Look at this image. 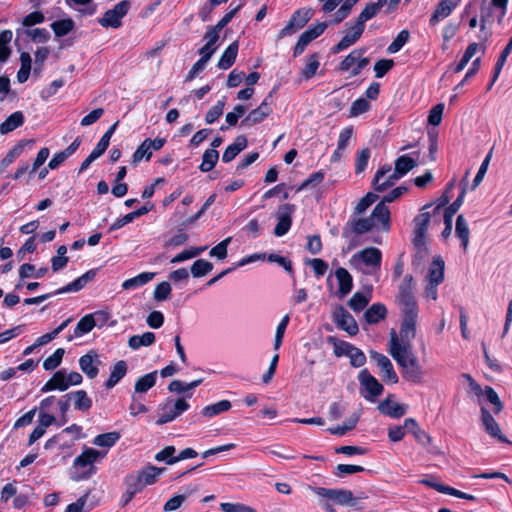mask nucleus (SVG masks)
Returning <instances> with one entry per match:
<instances>
[{"label": "nucleus", "mask_w": 512, "mask_h": 512, "mask_svg": "<svg viewBox=\"0 0 512 512\" xmlns=\"http://www.w3.org/2000/svg\"><path fill=\"white\" fill-rule=\"evenodd\" d=\"M388 352L402 368V376L405 380L414 384L422 382V366L411 351L410 343L401 342L394 329L390 332Z\"/></svg>", "instance_id": "nucleus-1"}, {"label": "nucleus", "mask_w": 512, "mask_h": 512, "mask_svg": "<svg viewBox=\"0 0 512 512\" xmlns=\"http://www.w3.org/2000/svg\"><path fill=\"white\" fill-rule=\"evenodd\" d=\"M308 488L319 497V506L325 512H337L335 505L349 506L355 510H362L364 507L359 500L367 499L365 492H359L355 497L353 492L344 488H325L308 486Z\"/></svg>", "instance_id": "nucleus-2"}, {"label": "nucleus", "mask_w": 512, "mask_h": 512, "mask_svg": "<svg viewBox=\"0 0 512 512\" xmlns=\"http://www.w3.org/2000/svg\"><path fill=\"white\" fill-rule=\"evenodd\" d=\"M347 226L355 234H364L372 230H390V210L384 203H378L369 217L355 218L348 222Z\"/></svg>", "instance_id": "nucleus-3"}, {"label": "nucleus", "mask_w": 512, "mask_h": 512, "mask_svg": "<svg viewBox=\"0 0 512 512\" xmlns=\"http://www.w3.org/2000/svg\"><path fill=\"white\" fill-rule=\"evenodd\" d=\"M403 320L400 328V341L410 343L416 335V323L418 307L415 298H411L407 292L402 293V305H400Z\"/></svg>", "instance_id": "nucleus-4"}, {"label": "nucleus", "mask_w": 512, "mask_h": 512, "mask_svg": "<svg viewBox=\"0 0 512 512\" xmlns=\"http://www.w3.org/2000/svg\"><path fill=\"white\" fill-rule=\"evenodd\" d=\"M382 253L376 247H368L355 253L349 260L352 267L363 274L371 275L379 271Z\"/></svg>", "instance_id": "nucleus-5"}, {"label": "nucleus", "mask_w": 512, "mask_h": 512, "mask_svg": "<svg viewBox=\"0 0 512 512\" xmlns=\"http://www.w3.org/2000/svg\"><path fill=\"white\" fill-rule=\"evenodd\" d=\"M444 261L440 256H435L425 277L424 296L437 300V287L444 281Z\"/></svg>", "instance_id": "nucleus-6"}, {"label": "nucleus", "mask_w": 512, "mask_h": 512, "mask_svg": "<svg viewBox=\"0 0 512 512\" xmlns=\"http://www.w3.org/2000/svg\"><path fill=\"white\" fill-rule=\"evenodd\" d=\"M82 380L83 377L80 373L75 371L67 372L62 369L53 374L50 380L43 386L42 391L47 392L56 389L65 391L70 386L81 384Z\"/></svg>", "instance_id": "nucleus-7"}, {"label": "nucleus", "mask_w": 512, "mask_h": 512, "mask_svg": "<svg viewBox=\"0 0 512 512\" xmlns=\"http://www.w3.org/2000/svg\"><path fill=\"white\" fill-rule=\"evenodd\" d=\"M101 457L100 451L94 448H85L80 455L73 461L74 468L85 469L77 477V480H86L91 478L97 471L94 463Z\"/></svg>", "instance_id": "nucleus-8"}, {"label": "nucleus", "mask_w": 512, "mask_h": 512, "mask_svg": "<svg viewBox=\"0 0 512 512\" xmlns=\"http://www.w3.org/2000/svg\"><path fill=\"white\" fill-rule=\"evenodd\" d=\"M313 16V10L308 8H302L296 10L290 20L288 21L287 25L280 30L278 34V38H284L286 36L292 35L296 33L298 30L303 28L307 22L312 18Z\"/></svg>", "instance_id": "nucleus-9"}, {"label": "nucleus", "mask_w": 512, "mask_h": 512, "mask_svg": "<svg viewBox=\"0 0 512 512\" xmlns=\"http://www.w3.org/2000/svg\"><path fill=\"white\" fill-rule=\"evenodd\" d=\"M129 9V1H120L114 6V8L106 11L103 17L98 20V22L102 27L119 28L122 24V18L128 13Z\"/></svg>", "instance_id": "nucleus-10"}, {"label": "nucleus", "mask_w": 512, "mask_h": 512, "mask_svg": "<svg viewBox=\"0 0 512 512\" xmlns=\"http://www.w3.org/2000/svg\"><path fill=\"white\" fill-rule=\"evenodd\" d=\"M364 50L354 49L340 63L341 71H350L351 76H357L361 70L369 64V59L364 57Z\"/></svg>", "instance_id": "nucleus-11"}, {"label": "nucleus", "mask_w": 512, "mask_h": 512, "mask_svg": "<svg viewBox=\"0 0 512 512\" xmlns=\"http://www.w3.org/2000/svg\"><path fill=\"white\" fill-rule=\"evenodd\" d=\"M358 381L361 394L367 399L375 398L383 391V385L367 369L359 372Z\"/></svg>", "instance_id": "nucleus-12"}, {"label": "nucleus", "mask_w": 512, "mask_h": 512, "mask_svg": "<svg viewBox=\"0 0 512 512\" xmlns=\"http://www.w3.org/2000/svg\"><path fill=\"white\" fill-rule=\"evenodd\" d=\"M399 179L400 177L395 175L390 165H384L377 170L372 185L375 191L382 193L392 187Z\"/></svg>", "instance_id": "nucleus-13"}, {"label": "nucleus", "mask_w": 512, "mask_h": 512, "mask_svg": "<svg viewBox=\"0 0 512 512\" xmlns=\"http://www.w3.org/2000/svg\"><path fill=\"white\" fill-rule=\"evenodd\" d=\"M371 358L376 362L383 381L390 384H396L398 382L399 379L393 364L387 356L378 352H371Z\"/></svg>", "instance_id": "nucleus-14"}, {"label": "nucleus", "mask_w": 512, "mask_h": 512, "mask_svg": "<svg viewBox=\"0 0 512 512\" xmlns=\"http://www.w3.org/2000/svg\"><path fill=\"white\" fill-rule=\"evenodd\" d=\"M326 28H327V23L320 22V23L313 25L306 31H304L300 35V37L294 47V56H298V55L302 54L304 52L305 48L308 46V44L311 41H313L314 39H316L317 37H319L325 31Z\"/></svg>", "instance_id": "nucleus-15"}, {"label": "nucleus", "mask_w": 512, "mask_h": 512, "mask_svg": "<svg viewBox=\"0 0 512 512\" xmlns=\"http://www.w3.org/2000/svg\"><path fill=\"white\" fill-rule=\"evenodd\" d=\"M271 93L261 102V104L250 111L248 115L242 120L241 125L244 127H251L262 122L266 117L272 113V108L269 103Z\"/></svg>", "instance_id": "nucleus-16"}, {"label": "nucleus", "mask_w": 512, "mask_h": 512, "mask_svg": "<svg viewBox=\"0 0 512 512\" xmlns=\"http://www.w3.org/2000/svg\"><path fill=\"white\" fill-rule=\"evenodd\" d=\"M294 212V206L291 204H283L279 207L276 217H277V224L274 229V234L277 237H281L285 235L292 224V213Z\"/></svg>", "instance_id": "nucleus-17"}, {"label": "nucleus", "mask_w": 512, "mask_h": 512, "mask_svg": "<svg viewBox=\"0 0 512 512\" xmlns=\"http://www.w3.org/2000/svg\"><path fill=\"white\" fill-rule=\"evenodd\" d=\"M101 365L100 356L95 351H90L79 359L80 369L89 379L97 377Z\"/></svg>", "instance_id": "nucleus-18"}, {"label": "nucleus", "mask_w": 512, "mask_h": 512, "mask_svg": "<svg viewBox=\"0 0 512 512\" xmlns=\"http://www.w3.org/2000/svg\"><path fill=\"white\" fill-rule=\"evenodd\" d=\"M334 322L337 324V326H339L351 336H354L358 333L359 328L357 322L353 316L342 306H339L335 310Z\"/></svg>", "instance_id": "nucleus-19"}, {"label": "nucleus", "mask_w": 512, "mask_h": 512, "mask_svg": "<svg viewBox=\"0 0 512 512\" xmlns=\"http://www.w3.org/2000/svg\"><path fill=\"white\" fill-rule=\"evenodd\" d=\"M94 316L102 317L103 320H106L108 318V314L102 311L96 312L95 314L85 315L78 321L74 329L73 335L70 336L68 340H72L73 338H78L89 333L96 326Z\"/></svg>", "instance_id": "nucleus-20"}, {"label": "nucleus", "mask_w": 512, "mask_h": 512, "mask_svg": "<svg viewBox=\"0 0 512 512\" xmlns=\"http://www.w3.org/2000/svg\"><path fill=\"white\" fill-rule=\"evenodd\" d=\"M346 26L348 27V32L340 40V42L332 48L333 53H338L352 46L361 37L364 31V29L357 25L356 23H354L351 26L348 23L346 24Z\"/></svg>", "instance_id": "nucleus-21"}, {"label": "nucleus", "mask_w": 512, "mask_h": 512, "mask_svg": "<svg viewBox=\"0 0 512 512\" xmlns=\"http://www.w3.org/2000/svg\"><path fill=\"white\" fill-rule=\"evenodd\" d=\"M461 0H442L440 1L436 8L434 13L432 14L430 18V25L434 26L439 21L447 18L451 15L452 11L460 4Z\"/></svg>", "instance_id": "nucleus-22"}, {"label": "nucleus", "mask_w": 512, "mask_h": 512, "mask_svg": "<svg viewBox=\"0 0 512 512\" xmlns=\"http://www.w3.org/2000/svg\"><path fill=\"white\" fill-rule=\"evenodd\" d=\"M430 213L422 211L415 219V237H414V243L415 245L419 246L424 243L425 234L428 230V226L430 223Z\"/></svg>", "instance_id": "nucleus-23"}, {"label": "nucleus", "mask_w": 512, "mask_h": 512, "mask_svg": "<svg viewBox=\"0 0 512 512\" xmlns=\"http://www.w3.org/2000/svg\"><path fill=\"white\" fill-rule=\"evenodd\" d=\"M335 277L339 285V297L343 298L351 292L353 288V278L348 270L343 267H339L335 270Z\"/></svg>", "instance_id": "nucleus-24"}, {"label": "nucleus", "mask_w": 512, "mask_h": 512, "mask_svg": "<svg viewBox=\"0 0 512 512\" xmlns=\"http://www.w3.org/2000/svg\"><path fill=\"white\" fill-rule=\"evenodd\" d=\"M409 406L388 398L379 405V410L387 416H402L408 412Z\"/></svg>", "instance_id": "nucleus-25"}, {"label": "nucleus", "mask_w": 512, "mask_h": 512, "mask_svg": "<svg viewBox=\"0 0 512 512\" xmlns=\"http://www.w3.org/2000/svg\"><path fill=\"white\" fill-rule=\"evenodd\" d=\"M247 144V138L244 135L237 136L234 142L225 149L222 155V161L225 163L231 162L241 151L247 147Z\"/></svg>", "instance_id": "nucleus-26"}, {"label": "nucleus", "mask_w": 512, "mask_h": 512, "mask_svg": "<svg viewBox=\"0 0 512 512\" xmlns=\"http://www.w3.org/2000/svg\"><path fill=\"white\" fill-rule=\"evenodd\" d=\"M96 276V270L92 269L84 273L82 276L78 277L65 287L59 289L57 291L58 294L68 293V292H76L81 290L86 286L87 283L91 282Z\"/></svg>", "instance_id": "nucleus-27"}, {"label": "nucleus", "mask_w": 512, "mask_h": 512, "mask_svg": "<svg viewBox=\"0 0 512 512\" xmlns=\"http://www.w3.org/2000/svg\"><path fill=\"white\" fill-rule=\"evenodd\" d=\"M482 426L485 432L496 439L500 443L512 444L507 437L501 432L500 425L495 421V418H481Z\"/></svg>", "instance_id": "nucleus-28"}, {"label": "nucleus", "mask_w": 512, "mask_h": 512, "mask_svg": "<svg viewBox=\"0 0 512 512\" xmlns=\"http://www.w3.org/2000/svg\"><path fill=\"white\" fill-rule=\"evenodd\" d=\"M24 120L25 117L21 111L12 113L4 122L0 124V134L5 135L14 131L23 125Z\"/></svg>", "instance_id": "nucleus-29"}, {"label": "nucleus", "mask_w": 512, "mask_h": 512, "mask_svg": "<svg viewBox=\"0 0 512 512\" xmlns=\"http://www.w3.org/2000/svg\"><path fill=\"white\" fill-rule=\"evenodd\" d=\"M405 428L409 433H412L418 443L423 446H427L431 443V437L424 430L419 428L414 418H406Z\"/></svg>", "instance_id": "nucleus-30"}, {"label": "nucleus", "mask_w": 512, "mask_h": 512, "mask_svg": "<svg viewBox=\"0 0 512 512\" xmlns=\"http://www.w3.org/2000/svg\"><path fill=\"white\" fill-rule=\"evenodd\" d=\"M237 53L238 42L234 41L225 49V51L221 55L218 61V67L222 70H227L228 68H230L235 62Z\"/></svg>", "instance_id": "nucleus-31"}, {"label": "nucleus", "mask_w": 512, "mask_h": 512, "mask_svg": "<svg viewBox=\"0 0 512 512\" xmlns=\"http://www.w3.org/2000/svg\"><path fill=\"white\" fill-rule=\"evenodd\" d=\"M165 468H158L153 465H147L136 474L140 476L143 484L145 486L152 485L157 482L158 477L161 473H163Z\"/></svg>", "instance_id": "nucleus-32"}, {"label": "nucleus", "mask_w": 512, "mask_h": 512, "mask_svg": "<svg viewBox=\"0 0 512 512\" xmlns=\"http://www.w3.org/2000/svg\"><path fill=\"white\" fill-rule=\"evenodd\" d=\"M469 175V171L466 172L464 179L462 180V190L458 198L445 210L444 220H449L452 222L453 216L457 213L459 208L461 207L465 194H466V185H467V177Z\"/></svg>", "instance_id": "nucleus-33"}, {"label": "nucleus", "mask_w": 512, "mask_h": 512, "mask_svg": "<svg viewBox=\"0 0 512 512\" xmlns=\"http://www.w3.org/2000/svg\"><path fill=\"white\" fill-rule=\"evenodd\" d=\"M127 372V364L125 361H118L112 368L110 377L106 381L105 386L107 389L113 388Z\"/></svg>", "instance_id": "nucleus-34"}, {"label": "nucleus", "mask_w": 512, "mask_h": 512, "mask_svg": "<svg viewBox=\"0 0 512 512\" xmlns=\"http://www.w3.org/2000/svg\"><path fill=\"white\" fill-rule=\"evenodd\" d=\"M155 277V273L153 272H143L139 275L132 277L130 279L125 280L122 283V288L124 290H131L138 288L140 286L145 285L146 283L150 282Z\"/></svg>", "instance_id": "nucleus-35"}, {"label": "nucleus", "mask_w": 512, "mask_h": 512, "mask_svg": "<svg viewBox=\"0 0 512 512\" xmlns=\"http://www.w3.org/2000/svg\"><path fill=\"white\" fill-rule=\"evenodd\" d=\"M359 418H346L342 424H336L326 429L330 434L343 436L356 428Z\"/></svg>", "instance_id": "nucleus-36"}, {"label": "nucleus", "mask_w": 512, "mask_h": 512, "mask_svg": "<svg viewBox=\"0 0 512 512\" xmlns=\"http://www.w3.org/2000/svg\"><path fill=\"white\" fill-rule=\"evenodd\" d=\"M68 397L73 400L75 408L81 412H87L92 405V400L84 390H78L70 393Z\"/></svg>", "instance_id": "nucleus-37"}, {"label": "nucleus", "mask_w": 512, "mask_h": 512, "mask_svg": "<svg viewBox=\"0 0 512 512\" xmlns=\"http://www.w3.org/2000/svg\"><path fill=\"white\" fill-rule=\"evenodd\" d=\"M417 165L416 160L413 158L402 155L398 157L395 161V175L399 176L400 178L407 174L409 171H411L415 166Z\"/></svg>", "instance_id": "nucleus-38"}, {"label": "nucleus", "mask_w": 512, "mask_h": 512, "mask_svg": "<svg viewBox=\"0 0 512 512\" xmlns=\"http://www.w3.org/2000/svg\"><path fill=\"white\" fill-rule=\"evenodd\" d=\"M155 342V334L153 332H145L142 335H133L128 340V346L137 350L142 346H151Z\"/></svg>", "instance_id": "nucleus-39"}, {"label": "nucleus", "mask_w": 512, "mask_h": 512, "mask_svg": "<svg viewBox=\"0 0 512 512\" xmlns=\"http://www.w3.org/2000/svg\"><path fill=\"white\" fill-rule=\"evenodd\" d=\"M386 3H381L380 0L377 1V3H370L366 5V7L363 9V11L360 13L357 21L355 22L357 25L365 28V22L373 18L381 7H383Z\"/></svg>", "instance_id": "nucleus-40"}, {"label": "nucleus", "mask_w": 512, "mask_h": 512, "mask_svg": "<svg viewBox=\"0 0 512 512\" xmlns=\"http://www.w3.org/2000/svg\"><path fill=\"white\" fill-rule=\"evenodd\" d=\"M482 396L491 405L492 413L499 414L502 412L503 404H502L498 394L492 387L486 386L485 389L482 391Z\"/></svg>", "instance_id": "nucleus-41"}, {"label": "nucleus", "mask_w": 512, "mask_h": 512, "mask_svg": "<svg viewBox=\"0 0 512 512\" xmlns=\"http://www.w3.org/2000/svg\"><path fill=\"white\" fill-rule=\"evenodd\" d=\"M386 313V307L383 304L376 303L367 309L364 316L368 323L375 324L378 323L380 320L384 319Z\"/></svg>", "instance_id": "nucleus-42"}, {"label": "nucleus", "mask_w": 512, "mask_h": 512, "mask_svg": "<svg viewBox=\"0 0 512 512\" xmlns=\"http://www.w3.org/2000/svg\"><path fill=\"white\" fill-rule=\"evenodd\" d=\"M455 233L457 237H459V239L461 240L464 250H466L469 244L470 231L463 215H459L456 219Z\"/></svg>", "instance_id": "nucleus-43"}, {"label": "nucleus", "mask_w": 512, "mask_h": 512, "mask_svg": "<svg viewBox=\"0 0 512 512\" xmlns=\"http://www.w3.org/2000/svg\"><path fill=\"white\" fill-rule=\"evenodd\" d=\"M21 67L17 73V80L19 83H24L28 80L30 72L32 59L28 52H22L20 55Z\"/></svg>", "instance_id": "nucleus-44"}, {"label": "nucleus", "mask_w": 512, "mask_h": 512, "mask_svg": "<svg viewBox=\"0 0 512 512\" xmlns=\"http://www.w3.org/2000/svg\"><path fill=\"white\" fill-rule=\"evenodd\" d=\"M370 300L371 292H356L349 300L348 305L353 311L360 312L367 306Z\"/></svg>", "instance_id": "nucleus-45"}, {"label": "nucleus", "mask_w": 512, "mask_h": 512, "mask_svg": "<svg viewBox=\"0 0 512 512\" xmlns=\"http://www.w3.org/2000/svg\"><path fill=\"white\" fill-rule=\"evenodd\" d=\"M75 27V23L71 18L54 21L51 28L57 37H63L70 33Z\"/></svg>", "instance_id": "nucleus-46"}, {"label": "nucleus", "mask_w": 512, "mask_h": 512, "mask_svg": "<svg viewBox=\"0 0 512 512\" xmlns=\"http://www.w3.org/2000/svg\"><path fill=\"white\" fill-rule=\"evenodd\" d=\"M57 419L58 418H39L40 424L34 428L29 436V445H32L34 442L40 439L45 434L47 427L53 423H57Z\"/></svg>", "instance_id": "nucleus-47"}, {"label": "nucleus", "mask_w": 512, "mask_h": 512, "mask_svg": "<svg viewBox=\"0 0 512 512\" xmlns=\"http://www.w3.org/2000/svg\"><path fill=\"white\" fill-rule=\"evenodd\" d=\"M156 374H157V372L154 371V372L145 374L142 377H140L135 383V387H134L135 392L136 393H145L150 388H152L156 383Z\"/></svg>", "instance_id": "nucleus-48"}, {"label": "nucleus", "mask_w": 512, "mask_h": 512, "mask_svg": "<svg viewBox=\"0 0 512 512\" xmlns=\"http://www.w3.org/2000/svg\"><path fill=\"white\" fill-rule=\"evenodd\" d=\"M119 439L120 434L113 431L97 435L93 440V444L99 447L110 448L114 446Z\"/></svg>", "instance_id": "nucleus-49"}, {"label": "nucleus", "mask_w": 512, "mask_h": 512, "mask_svg": "<svg viewBox=\"0 0 512 512\" xmlns=\"http://www.w3.org/2000/svg\"><path fill=\"white\" fill-rule=\"evenodd\" d=\"M218 159H219V153L217 150L207 149L202 156V163L199 167L200 170L202 172L211 171L215 167Z\"/></svg>", "instance_id": "nucleus-50"}, {"label": "nucleus", "mask_w": 512, "mask_h": 512, "mask_svg": "<svg viewBox=\"0 0 512 512\" xmlns=\"http://www.w3.org/2000/svg\"><path fill=\"white\" fill-rule=\"evenodd\" d=\"M231 407L232 404L229 400H221L217 403L204 407L202 414L204 416H214L217 414L228 412Z\"/></svg>", "instance_id": "nucleus-51"}, {"label": "nucleus", "mask_w": 512, "mask_h": 512, "mask_svg": "<svg viewBox=\"0 0 512 512\" xmlns=\"http://www.w3.org/2000/svg\"><path fill=\"white\" fill-rule=\"evenodd\" d=\"M364 471H365V468L360 465L338 464L333 470V475L338 478H343L346 475L360 473V472H364Z\"/></svg>", "instance_id": "nucleus-52"}, {"label": "nucleus", "mask_w": 512, "mask_h": 512, "mask_svg": "<svg viewBox=\"0 0 512 512\" xmlns=\"http://www.w3.org/2000/svg\"><path fill=\"white\" fill-rule=\"evenodd\" d=\"M491 15H492V10L490 7H482L480 35H479V39L482 42H486L489 39V37L491 36V32L487 29V23H488Z\"/></svg>", "instance_id": "nucleus-53"}, {"label": "nucleus", "mask_w": 512, "mask_h": 512, "mask_svg": "<svg viewBox=\"0 0 512 512\" xmlns=\"http://www.w3.org/2000/svg\"><path fill=\"white\" fill-rule=\"evenodd\" d=\"M175 452L176 448L174 446H165L162 450L156 453L155 460L165 462L167 465H173L177 463L176 456L174 455Z\"/></svg>", "instance_id": "nucleus-54"}, {"label": "nucleus", "mask_w": 512, "mask_h": 512, "mask_svg": "<svg viewBox=\"0 0 512 512\" xmlns=\"http://www.w3.org/2000/svg\"><path fill=\"white\" fill-rule=\"evenodd\" d=\"M201 383H202V379L195 380L191 383H184L180 380H173L170 382L168 389L170 392H175V393L181 394V393H185L189 390L194 389Z\"/></svg>", "instance_id": "nucleus-55"}, {"label": "nucleus", "mask_w": 512, "mask_h": 512, "mask_svg": "<svg viewBox=\"0 0 512 512\" xmlns=\"http://www.w3.org/2000/svg\"><path fill=\"white\" fill-rule=\"evenodd\" d=\"M124 483L126 485V488L133 492L134 495L137 493H140L146 486L143 484L140 476H137V474L131 473L126 475L124 479Z\"/></svg>", "instance_id": "nucleus-56"}, {"label": "nucleus", "mask_w": 512, "mask_h": 512, "mask_svg": "<svg viewBox=\"0 0 512 512\" xmlns=\"http://www.w3.org/2000/svg\"><path fill=\"white\" fill-rule=\"evenodd\" d=\"M328 342L333 346V352L337 357L348 356L350 350L353 348V345L348 342L336 339L334 337H329Z\"/></svg>", "instance_id": "nucleus-57"}, {"label": "nucleus", "mask_w": 512, "mask_h": 512, "mask_svg": "<svg viewBox=\"0 0 512 512\" xmlns=\"http://www.w3.org/2000/svg\"><path fill=\"white\" fill-rule=\"evenodd\" d=\"M213 269L212 263L207 260H196L191 266V273L194 277H202Z\"/></svg>", "instance_id": "nucleus-58"}, {"label": "nucleus", "mask_w": 512, "mask_h": 512, "mask_svg": "<svg viewBox=\"0 0 512 512\" xmlns=\"http://www.w3.org/2000/svg\"><path fill=\"white\" fill-rule=\"evenodd\" d=\"M64 353H65V351L63 348L56 349L55 352L51 356L47 357L44 360L43 368L45 370H53V369L57 368L62 361Z\"/></svg>", "instance_id": "nucleus-59"}, {"label": "nucleus", "mask_w": 512, "mask_h": 512, "mask_svg": "<svg viewBox=\"0 0 512 512\" xmlns=\"http://www.w3.org/2000/svg\"><path fill=\"white\" fill-rule=\"evenodd\" d=\"M192 491L193 490H191L189 493L174 495L173 497L168 499L163 506V511L171 512L179 509Z\"/></svg>", "instance_id": "nucleus-60"}, {"label": "nucleus", "mask_w": 512, "mask_h": 512, "mask_svg": "<svg viewBox=\"0 0 512 512\" xmlns=\"http://www.w3.org/2000/svg\"><path fill=\"white\" fill-rule=\"evenodd\" d=\"M319 65H320V63H319L317 55L309 56L307 63L301 72L303 78L306 80L312 78L316 74V72L319 68Z\"/></svg>", "instance_id": "nucleus-61"}, {"label": "nucleus", "mask_w": 512, "mask_h": 512, "mask_svg": "<svg viewBox=\"0 0 512 512\" xmlns=\"http://www.w3.org/2000/svg\"><path fill=\"white\" fill-rule=\"evenodd\" d=\"M408 39H409V32L407 30H402L401 32H399L397 37L388 46V48H387L388 53H390V54L397 53L406 44Z\"/></svg>", "instance_id": "nucleus-62"}, {"label": "nucleus", "mask_w": 512, "mask_h": 512, "mask_svg": "<svg viewBox=\"0 0 512 512\" xmlns=\"http://www.w3.org/2000/svg\"><path fill=\"white\" fill-rule=\"evenodd\" d=\"M358 2V0H346L343 5L334 14L333 22L335 24L343 21L350 13L352 7Z\"/></svg>", "instance_id": "nucleus-63"}, {"label": "nucleus", "mask_w": 512, "mask_h": 512, "mask_svg": "<svg viewBox=\"0 0 512 512\" xmlns=\"http://www.w3.org/2000/svg\"><path fill=\"white\" fill-rule=\"evenodd\" d=\"M369 109L370 103L364 98H359L355 100L350 107V117H357L367 112Z\"/></svg>", "instance_id": "nucleus-64"}]
</instances>
